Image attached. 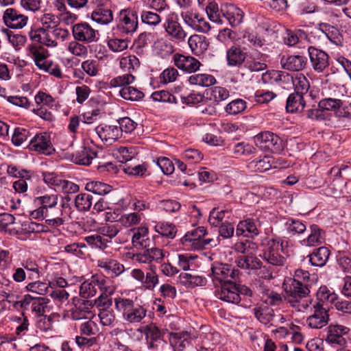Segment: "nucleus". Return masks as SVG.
<instances>
[{
    "label": "nucleus",
    "instance_id": "obj_1",
    "mask_svg": "<svg viewBox=\"0 0 351 351\" xmlns=\"http://www.w3.org/2000/svg\"><path fill=\"white\" fill-rule=\"evenodd\" d=\"M211 272L213 282L221 285L220 289L215 291L216 297L228 303L238 304L241 297L235 282L239 278V270L230 265L215 262L212 265Z\"/></svg>",
    "mask_w": 351,
    "mask_h": 351
},
{
    "label": "nucleus",
    "instance_id": "obj_2",
    "mask_svg": "<svg viewBox=\"0 0 351 351\" xmlns=\"http://www.w3.org/2000/svg\"><path fill=\"white\" fill-rule=\"evenodd\" d=\"M114 306L116 310L122 313L123 320L128 324L141 323L147 316V308L129 298H115Z\"/></svg>",
    "mask_w": 351,
    "mask_h": 351
},
{
    "label": "nucleus",
    "instance_id": "obj_3",
    "mask_svg": "<svg viewBox=\"0 0 351 351\" xmlns=\"http://www.w3.org/2000/svg\"><path fill=\"white\" fill-rule=\"evenodd\" d=\"M288 242L280 238L268 239L263 243L262 257L267 263L274 266H283L286 263Z\"/></svg>",
    "mask_w": 351,
    "mask_h": 351
},
{
    "label": "nucleus",
    "instance_id": "obj_4",
    "mask_svg": "<svg viewBox=\"0 0 351 351\" xmlns=\"http://www.w3.org/2000/svg\"><path fill=\"white\" fill-rule=\"evenodd\" d=\"M40 22L44 27L31 29L29 32L30 39L34 43L44 45L48 47H56L58 43L52 39L50 30L58 26V18L54 14L47 13L41 16Z\"/></svg>",
    "mask_w": 351,
    "mask_h": 351
},
{
    "label": "nucleus",
    "instance_id": "obj_5",
    "mask_svg": "<svg viewBox=\"0 0 351 351\" xmlns=\"http://www.w3.org/2000/svg\"><path fill=\"white\" fill-rule=\"evenodd\" d=\"M285 300L298 311L306 310L311 303V300H302L310 293L309 285L301 282H292L285 289Z\"/></svg>",
    "mask_w": 351,
    "mask_h": 351
},
{
    "label": "nucleus",
    "instance_id": "obj_6",
    "mask_svg": "<svg viewBox=\"0 0 351 351\" xmlns=\"http://www.w3.org/2000/svg\"><path fill=\"white\" fill-rule=\"evenodd\" d=\"M206 230L204 226H199L191 231H189L181 239L182 243L187 247H191L194 250H201L206 248V246L215 247L219 243V239H205Z\"/></svg>",
    "mask_w": 351,
    "mask_h": 351
},
{
    "label": "nucleus",
    "instance_id": "obj_7",
    "mask_svg": "<svg viewBox=\"0 0 351 351\" xmlns=\"http://www.w3.org/2000/svg\"><path fill=\"white\" fill-rule=\"evenodd\" d=\"M138 331L145 335L149 350L161 351L167 345V341L163 339V332L154 323L139 328Z\"/></svg>",
    "mask_w": 351,
    "mask_h": 351
},
{
    "label": "nucleus",
    "instance_id": "obj_8",
    "mask_svg": "<svg viewBox=\"0 0 351 351\" xmlns=\"http://www.w3.org/2000/svg\"><path fill=\"white\" fill-rule=\"evenodd\" d=\"M117 30L125 35H132L138 28V15L136 11L123 9L119 11L117 19Z\"/></svg>",
    "mask_w": 351,
    "mask_h": 351
},
{
    "label": "nucleus",
    "instance_id": "obj_9",
    "mask_svg": "<svg viewBox=\"0 0 351 351\" xmlns=\"http://www.w3.org/2000/svg\"><path fill=\"white\" fill-rule=\"evenodd\" d=\"M254 139L256 145L264 151L276 154L280 152L284 147L282 140L269 131L258 134Z\"/></svg>",
    "mask_w": 351,
    "mask_h": 351
},
{
    "label": "nucleus",
    "instance_id": "obj_10",
    "mask_svg": "<svg viewBox=\"0 0 351 351\" xmlns=\"http://www.w3.org/2000/svg\"><path fill=\"white\" fill-rule=\"evenodd\" d=\"M3 21L8 27L21 29L26 26L29 18L16 9L9 8L3 12Z\"/></svg>",
    "mask_w": 351,
    "mask_h": 351
},
{
    "label": "nucleus",
    "instance_id": "obj_11",
    "mask_svg": "<svg viewBox=\"0 0 351 351\" xmlns=\"http://www.w3.org/2000/svg\"><path fill=\"white\" fill-rule=\"evenodd\" d=\"M308 53L311 66L315 72L322 73L329 66L330 58L324 51L309 46Z\"/></svg>",
    "mask_w": 351,
    "mask_h": 351
},
{
    "label": "nucleus",
    "instance_id": "obj_12",
    "mask_svg": "<svg viewBox=\"0 0 351 351\" xmlns=\"http://www.w3.org/2000/svg\"><path fill=\"white\" fill-rule=\"evenodd\" d=\"M313 313L306 319L307 326L313 329H320L326 326L329 322L327 307L313 304Z\"/></svg>",
    "mask_w": 351,
    "mask_h": 351
},
{
    "label": "nucleus",
    "instance_id": "obj_13",
    "mask_svg": "<svg viewBox=\"0 0 351 351\" xmlns=\"http://www.w3.org/2000/svg\"><path fill=\"white\" fill-rule=\"evenodd\" d=\"M164 28L172 41L181 43L185 40L186 32L183 29L176 17L169 16L165 23Z\"/></svg>",
    "mask_w": 351,
    "mask_h": 351
},
{
    "label": "nucleus",
    "instance_id": "obj_14",
    "mask_svg": "<svg viewBox=\"0 0 351 351\" xmlns=\"http://www.w3.org/2000/svg\"><path fill=\"white\" fill-rule=\"evenodd\" d=\"M28 147L30 150L45 155H49L55 151L50 141V136L46 132L40 133L34 136L31 139Z\"/></svg>",
    "mask_w": 351,
    "mask_h": 351
},
{
    "label": "nucleus",
    "instance_id": "obj_15",
    "mask_svg": "<svg viewBox=\"0 0 351 351\" xmlns=\"http://www.w3.org/2000/svg\"><path fill=\"white\" fill-rule=\"evenodd\" d=\"M72 34L75 40L86 43L97 40V31L87 23H80L72 27Z\"/></svg>",
    "mask_w": 351,
    "mask_h": 351
},
{
    "label": "nucleus",
    "instance_id": "obj_16",
    "mask_svg": "<svg viewBox=\"0 0 351 351\" xmlns=\"http://www.w3.org/2000/svg\"><path fill=\"white\" fill-rule=\"evenodd\" d=\"M49 300L46 298H33L29 295H25L23 300L16 302L14 306L19 305L22 308H26L30 305L31 310L35 313L38 317L43 316L45 313V309Z\"/></svg>",
    "mask_w": 351,
    "mask_h": 351
},
{
    "label": "nucleus",
    "instance_id": "obj_17",
    "mask_svg": "<svg viewBox=\"0 0 351 351\" xmlns=\"http://www.w3.org/2000/svg\"><path fill=\"white\" fill-rule=\"evenodd\" d=\"M173 60L177 68L189 73L196 72L202 66L201 62L194 57L178 53L173 55Z\"/></svg>",
    "mask_w": 351,
    "mask_h": 351
},
{
    "label": "nucleus",
    "instance_id": "obj_18",
    "mask_svg": "<svg viewBox=\"0 0 351 351\" xmlns=\"http://www.w3.org/2000/svg\"><path fill=\"white\" fill-rule=\"evenodd\" d=\"M280 65L285 70L302 71L306 67L307 58L300 55L283 56L280 58Z\"/></svg>",
    "mask_w": 351,
    "mask_h": 351
},
{
    "label": "nucleus",
    "instance_id": "obj_19",
    "mask_svg": "<svg viewBox=\"0 0 351 351\" xmlns=\"http://www.w3.org/2000/svg\"><path fill=\"white\" fill-rule=\"evenodd\" d=\"M95 130L99 138L105 143L112 144L121 137V132L118 125L101 123Z\"/></svg>",
    "mask_w": 351,
    "mask_h": 351
},
{
    "label": "nucleus",
    "instance_id": "obj_20",
    "mask_svg": "<svg viewBox=\"0 0 351 351\" xmlns=\"http://www.w3.org/2000/svg\"><path fill=\"white\" fill-rule=\"evenodd\" d=\"M97 266L103 269L111 278L118 277L125 271V267L123 264L117 260L109 257L99 259Z\"/></svg>",
    "mask_w": 351,
    "mask_h": 351
},
{
    "label": "nucleus",
    "instance_id": "obj_21",
    "mask_svg": "<svg viewBox=\"0 0 351 351\" xmlns=\"http://www.w3.org/2000/svg\"><path fill=\"white\" fill-rule=\"evenodd\" d=\"M350 328L340 324H330L327 327L326 341L328 343H337L341 345L345 343L343 335L348 334Z\"/></svg>",
    "mask_w": 351,
    "mask_h": 351
},
{
    "label": "nucleus",
    "instance_id": "obj_22",
    "mask_svg": "<svg viewBox=\"0 0 351 351\" xmlns=\"http://www.w3.org/2000/svg\"><path fill=\"white\" fill-rule=\"evenodd\" d=\"M93 307V302L91 300L78 301L70 311L71 318L74 320H80L91 317L93 315L91 311Z\"/></svg>",
    "mask_w": 351,
    "mask_h": 351
},
{
    "label": "nucleus",
    "instance_id": "obj_23",
    "mask_svg": "<svg viewBox=\"0 0 351 351\" xmlns=\"http://www.w3.org/2000/svg\"><path fill=\"white\" fill-rule=\"evenodd\" d=\"M259 226L260 224L258 221L250 219L241 221L237 226L236 234L254 238L260 233Z\"/></svg>",
    "mask_w": 351,
    "mask_h": 351
},
{
    "label": "nucleus",
    "instance_id": "obj_24",
    "mask_svg": "<svg viewBox=\"0 0 351 351\" xmlns=\"http://www.w3.org/2000/svg\"><path fill=\"white\" fill-rule=\"evenodd\" d=\"M134 232L132 243L134 247L137 249H144L149 246L150 239L148 237V228L146 226H140L137 228L132 229Z\"/></svg>",
    "mask_w": 351,
    "mask_h": 351
},
{
    "label": "nucleus",
    "instance_id": "obj_25",
    "mask_svg": "<svg viewBox=\"0 0 351 351\" xmlns=\"http://www.w3.org/2000/svg\"><path fill=\"white\" fill-rule=\"evenodd\" d=\"M284 43L289 47H293L296 44L306 41L310 43L308 34L303 29H295L294 30L287 29L284 37Z\"/></svg>",
    "mask_w": 351,
    "mask_h": 351
},
{
    "label": "nucleus",
    "instance_id": "obj_26",
    "mask_svg": "<svg viewBox=\"0 0 351 351\" xmlns=\"http://www.w3.org/2000/svg\"><path fill=\"white\" fill-rule=\"evenodd\" d=\"M92 19L101 25H107L112 21V11L105 4H98L91 14Z\"/></svg>",
    "mask_w": 351,
    "mask_h": 351
},
{
    "label": "nucleus",
    "instance_id": "obj_27",
    "mask_svg": "<svg viewBox=\"0 0 351 351\" xmlns=\"http://www.w3.org/2000/svg\"><path fill=\"white\" fill-rule=\"evenodd\" d=\"M188 44L192 53L199 56L208 49L209 41L204 36L193 34L189 37Z\"/></svg>",
    "mask_w": 351,
    "mask_h": 351
},
{
    "label": "nucleus",
    "instance_id": "obj_28",
    "mask_svg": "<svg viewBox=\"0 0 351 351\" xmlns=\"http://www.w3.org/2000/svg\"><path fill=\"white\" fill-rule=\"evenodd\" d=\"M310 233L306 239L301 241L302 245L313 247L321 245L324 241V232L315 224H313L309 228Z\"/></svg>",
    "mask_w": 351,
    "mask_h": 351
},
{
    "label": "nucleus",
    "instance_id": "obj_29",
    "mask_svg": "<svg viewBox=\"0 0 351 351\" xmlns=\"http://www.w3.org/2000/svg\"><path fill=\"white\" fill-rule=\"evenodd\" d=\"M259 293L263 304L266 305H280L282 302V298L278 293L269 289L263 283L258 287Z\"/></svg>",
    "mask_w": 351,
    "mask_h": 351
},
{
    "label": "nucleus",
    "instance_id": "obj_30",
    "mask_svg": "<svg viewBox=\"0 0 351 351\" xmlns=\"http://www.w3.org/2000/svg\"><path fill=\"white\" fill-rule=\"evenodd\" d=\"M235 263L237 265L248 271H256L261 268V261L255 256L244 255L239 256Z\"/></svg>",
    "mask_w": 351,
    "mask_h": 351
},
{
    "label": "nucleus",
    "instance_id": "obj_31",
    "mask_svg": "<svg viewBox=\"0 0 351 351\" xmlns=\"http://www.w3.org/2000/svg\"><path fill=\"white\" fill-rule=\"evenodd\" d=\"M223 12V21L226 20L232 26L239 25L243 21V11L234 5H225V10Z\"/></svg>",
    "mask_w": 351,
    "mask_h": 351
},
{
    "label": "nucleus",
    "instance_id": "obj_32",
    "mask_svg": "<svg viewBox=\"0 0 351 351\" xmlns=\"http://www.w3.org/2000/svg\"><path fill=\"white\" fill-rule=\"evenodd\" d=\"M304 94L293 93L287 99L286 110L289 112H302L306 106Z\"/></svg>",
    "mask_w": 351,
    "mask_h": 351
},
{
    "label": "nucleus",
    "instance_id": "obj_33",
    "mask_svg": "<svg viewBox=\"0 0 351 351\" xmlns=\"http://www.w3.org/2000/svg\"><path fill=\"white\" fill-rule=\"evenodd\" d=\"M245 53L239 46L233 45L226 51V60L230 66H239L245 60Z\"/></svg>",
    "mask_w": 351,
    "mask_h": 351
},
{
    "label": "nucleus",
    "instance_id": "obj_34",
    "mask_svg": "<svg viewBox=\"0 0 351 351\" xmlns=\"http://www.w3.org/2000/svg\"><path fill=\"white\" fill-rule=\"evenodd\" d=\"M191 335L186 331L170 333L169 342L178 351L183 350L190 343Z\"/></svg>",
    "mask_w": 351,
    "mask_h": 351
},
{
    "label": "nucleus",
    "instance_id": "obj_35",
    "mask_svg": "<svg viewBox=\"0 0 351 351\" xmlns=\"http://www.w3.org/2000/svg\"><path fill=\"white\" fill-rule=\"evenodd\" d=\"M97 156V152L90 147H84L73 155V161L80 165H89Z\"/></svg>",
    "mask_w": 351,
    "mask_h": 351
},
{
    "label": "nucleus",
    "instance_id": "obj_36",
    "mask_svg": "<svg viewBox=\"0 0 351 351\" xmlns=\"http://www.w3.org/2000/svg\"><path fill=\"white\" fill-rule=\"evenodd\" d=\"M256 318L262 324H267L274 318V310L265 304H258L253 309Z\"/></svg>",
    "mask_w": 351,
    "mask_h": 351
},
{
    "label": "nucleus",
    "instance_id": "obj_37",
    "mask_svg": "<svg viewBox=\"0 0 351 351\" xmlns=\"http://www.w3.org/2000/svg\"><path fill=\"white\" fill-rule=\"evenodd\" d=\"M45 208L39 207L38 209L34 210L32 213V216L34 218H44L45 219L46 223L52 226V227H58L62 225L64 222L63 218L59 216H55L52 217V216L47 212V210H45Z\"/></svg>",
    "mask_w": 351,
    "mask_h": 351
},
{
    "label": "nucleus",
    "instance_id": "obj_38",
    "mask_svg": "<svg viewBox=\"0 0 351 351\" xmlns=\"http://www.w3.org/2000/svg\"><path fill=\"white\" fill-rule=\"evenodd\" d=\"M329 256L328 249L326 247H320L309 255V261L313 266L323 267L328 261Z\"/></svg>",
    "mask_w": 351,
    "mask_h": 351
},
{
    "label": "nucleus",
    "instance_id": "obj_39",
    "mask_svg": "<svg viewBox=\"0 0 351 351\" xmlns=\"http://www.w3.org/2000/svg\"><path fill=\"white\" fill-rule=\"evenodd\" d=\"M229 150L236 156H247L256 153V148L252 145L245 143H234L228 145Z\"/></svg>",
    "mask_w": 351,
    "mask_h": 351
},
{
    "label": "nucleus",
    "instance_id": "obj_40",
    "mask_svg": "<svg viewBox=\"0 0 351 351\" xmlns=\"http://www.w3.org/2000/svg\"><path fill=\"white\" fill-rule=\"evenodd\" d=\"M336 300V294L330 291L326 286H323L317 292V302L314 304L326 306L328 309V305L334 303Z\"/></svg>",
    "mask_w": 351,
    "mask_h": 351
},
{
    "label": "nucleus",
    "instance_id": "obj_41",
    "mask_svg": "<svg viewBox=\"0 0 351 351\" xmlns=\"http://www.w3.org/2000/svg\"><path fill=\"white\" fill-rule=\"evenodd\" d=\"M190 84L199 86H210L216 83L215 77L208 73H196L189 77Z\"/></svg>",
    "mask_w": 351,
    "mask_h": 351
},
{
    "label": "nucleus",
    "instance_id": "obj_42",
    "mask_svg": "<svg viewBox=\"0 0 351 351\" xmlns=\"http://www.w3.org/2000/svg\"><path fill=\"white\" fill-rule=\"evenodd\" d=\"M27 49L35 64L40 69L48 62L45 60L47 57V51L43 48L34 45H29Z\"/></svg>",
    "mask_w": 351,
    "mask_h": 351
},
{
    "label": "nucleus",
    "instance_id": "obj_43",
    "mask_svg": "<svg viewBox=\"0 0 351 351\" xmlns=\"http://www.w3.org/2000/svg\"><path fill=\"white\" fill-rule=\"evenodd\" d=\"M291 80L295 90V93H302L304 95L307 93L310 88V83L303 73H298L295 74L291 76Z\"/></svg>",
    "mask_w": 351,
    "mask_h": 351
},
{
    "label": "nucleus",
    "instance_id": "obj_44",
    "mask_svg": "<svg viewBox=\"0 0 351 351\" xmlns=\"http://www.w3.org/2000/svg\"><path fill=\"white\" fill-rule=\"evenodd\" d=\"M273 164V160L269 156L256 158L248 163L247 167L252 171L264 172L269 170Z\"/></svg>",
    "mask_w": 351,
    "mask_h": 351
},
{
    "label": "nucleus",
    "instance_id": "obj_45",
    "mask_svg": "<svg viewBox=\"0 0 351 351\" xmlns=\"http://www.w3.org/2000/svg\"><path fill=\"white\" fill-rule=\"evenodd\" d=\"M180 282L188 287L195 286H204L206 284V279L197 275H192L189 273H182L180 275Z\"/></svg>",
    "mask_w": 351,
    "mask_h": 351
},
{
    "label": "nucleus",
    "instance_id": "obj_46",
    "mask_svg": "<svg viewBox=\"0 0 351 351\" xmlns=\"http://www.w3.org/2000/svg\"><path fill=\"white\" fill-rule=\"evenodd\" d=\"M136 155L135 149L133 147L120 146L113 150V156L121 162H127L131 160Z\"/></svg>",
    "mask_w": 351,
    "mask_h": 351
},
{
    "label": "nucleus",
    "instance_id": "obj_47",
    "mask_svg": "<svg viewBox=\"0 0 351 351\" xmlns=\"http://www.w3.org/2000/svg\"><path fill=\"white\" fill-rule=\"evenodd\" d=\"M286 76L288 77L289 74L279 71L269 70L262 74L261 80L265 84L274 85L278 84Z\"/></svg>",
    "mask_w": 351,
    "mask_h": 351
},
{
    "label": "nucleus",
    "instance_id": "obj_48",
    "mask_svg": "<svg viewBox=\"0 0 351 351\" xmlns=\"http://www.w3.org/2000/svg\"><path fill=\"white\" fill-rule=\"evenodd\" d=\"M154 229L156 232L167 239H173L177 233L176 226L169 222H158L156 224Z\"/></svg>",
    "mask_w": 351,
    "mask_h": 351
},
{
    "label": "nucleus",
    "instance_id": "obj_49",
    "mask_svg": "<svg viewBox=\"0 0 351 351\" xmlns=\"http://www.w3.org/2000/svg\"><path fill=\"white\" fill-rule=\"evenodd\" d=\"M112 189L109 184L99 181L88 182L85 186L86 191L99 195H104L110 193Z\"/></svg>",
    "mask_w": 351,
    "mask_h": 351
},
{
    "label": "nucleus",
    "instance_id": "obj_50",
    "mask_svg": "<svg viewBox=\"0 0 351 351\" xmlns=\"http://www.w3.org/2000/svg\"><path fill=\"white\" fill-rule=\"evenodd\" d=\"M265 57L261 54V59L249 58L245 62V67L252 72H258L267 69Z\"/></svg>",
    "mask_w": 351,
    "mask_h": 351
},
{
    "label": "nucleus",
    "instance_id": "obj_51",
    "mask_svg": "<svg viewBox=\"0 0 351 351\" xmlns=\"http://www.w3.org/2000/svg\"><path fill=\"white\" fill-rule=\"evenodd\" d=\"M58 196L56 194L45 195L37 197L34 199V204L40 206V208H45L48 211L49 208L55 207L58 204Z\"/></svg>",
    "mask_w": 351,
    "mask_h": 351
},
{
    "label": "nucleus",
    "instance_id": "obj_52",
    "mask_svg": "<svg viewBox=\"0 0 351 351\" xmlns=\"http://www.w3.org/2000/svg\"><path fill=\"white\" fill-rule=\"evenodd\" d=\"M320 31L322 34H324L327 38L330 40L331 43H334L337 46H343V38L341 34L339 33V30L335 28H332V30L328 32V33H325L324 29L327 30L328 27H330V25L327 23H320Z\"/></svg>",
    "mask_w": 351,
    "mask_h": 351
},
{
    "label": "nucleus",
    "instance_id": "obj_53",
    "mask_svg": "<svg viewBox=\"0 0 351 351\" xmlns=\"http://www.w3.org/2000/svg\"><path fill=\"white\" fill-rule=\"evenodd\" d=\"M224 10L225 6L221 7V10H219L215 1L206 9L209 19L219 24L224 23L223 19V11Z\"/></svg>",
    "mask_w": 351,
    "mask_h": 351
},
{
    "label": "nucleus",
    "instance_id": "obj_54",
    "mask_svg": "<svg viewBox=\"0 0 351 351\" xmlns=\"http://www.w3.org/2000/svg\"><path fill=\"white\" fill-rule=\"evenodd\" d=\"M93 204V197L88 193H80L75 197V205L79 211L89 210Z\"/></svg>",
    "mask_w": 351,
    "mask_h": 351
},
{
    "label": "nucleus",
    "instance_id": "obj_55",
    "mask_svg": "<svg viewBox=\"0 0 351 351\" xmlns=\"http://www.w3.org/2000/svg\"><path fill=\"white\" fill-rule=\"evenodd\" d=\"M120 67L130 73L134 71L140 65V62L138 58L134 55H129L122 57L119 62Z\"/></svg>",
    "mask_w": 351,
    "mask_h": 351
},
{
    "label": "nucleus",
    "instance_id": "obj_56",
    "mask_svg": "<svg viewBox=\"0 0 351 351\" xmlns=\"http://www.w3.org/2000/svg\"><path fill=\"white\" fill-rule=\"evenodd\" d=\"M91 280L95 287H97L102 293H113L114 289L109 285V280L106 276L96 274L92 276Z\"/></svg>",
    "mask_w": 351,
    "mask_h": 351
},
{
    "label": "nucleus",
    "instance_id": "obj_57",
    "mask_svg": "<svg viewBox=\"0 0 351 351\" xmlns=\"http://www.w3.org/2000/svg\"><path fill=\"white\" fill-rule=\"evenodd\" d=\"M120 95L123 99L131 101H138L144 97L143 92L130 86L123 87Z\"/></svg>",
    "mask_w": 351,
    "mask_h": 351
},
{
    "label": "nucleus",
    "instance_id": "obj_58",
    "mask_svg": "<svg viewBox=\"0 0 351 351\" xmlns=\"http://www.w3.org/2000/svg\"><path fill=\"white\" fill-rule=\"evenodd\" d=\"M141 19L143 23L152 27H155L161 22L160 16L158 13L149 10L142 11Z\"/></svg>",
    "mask_w": 351,
    "mask_h": 351
},
{
    "label": "nucleus",
    "instance_id": "obj_59",
    "mask_svg": "<svg viewBox=\"0 0 351 351\" xmlns=\"http://www.w3.org/2000/svg\"><path fill=\"white\" fill-rule=\"evenodd\" d=\"M142 219V215L138 213H131L122 215L119 221L125 227H131L140 223Z\"/></svg>",
    "mask_w": 351,
    "mask_h": 351
},
{
    "label": "nucleus",
    "instance_id": "obj_60",
    "mask_svg": "<svg viewBox=\"0 0 351 351\" xmlns=\"http://www.w3.org/2000/svg\"><path fill=\"white\" fill-rule=\"evenodd\" d=\"M110 295L111 294L108 293H101L97 299L93 301V306H96L99 311L106 309H112V298H110Z\"/></svg>",
    "mask_w": 351,
    "mask_h": 351
},
{
    "label": "nucleus",
    "instance_id": "obj_61",
    "mask_svg": "<svg viewBox=\"0 0 351 351\" xmlns=\"http://www.w3.org/2000/svg\"><path fill=\"white\" fill-rule=\"evenodd\" d=\"M153 100L160 102H168L171 104L178 103V97L167 90H158L152 94Z\"/></svg>",
    "mask_w": 351,
    "mask_h": 351
},
{
    "label": "nucleus",
    "instance_id": "obj_62",
    "mask_svg": "<svg viewBox=\"0 0 351 351\" xmlns=\"http://www.w3.org/2000/svg\"><path fill=\"white\" fill-rule=\"evenodd\" d=\"M96 293L97 289L91 279L84 281L80 287V295L84 299L92 298Z\"/></svg>",
    "mask_w": 351,
    "mask_h": 351
},
{
    "label": "nucleus",
    "instance_id": "obj_63",
    "mask_svg": "<svg viewBox=\"0 0 351 351\" xmlns=\"http://www.w3.org/2000/svg\"><path fill=\"white\" fill-rule=\"evenodd\" d=\"M135 80V77L131 73H126L114 78H112L110 82V85L112 87H125L129 86Z\"/></svg>",
    "mask_w": 351,
    "mask_h": 351
},
{
    "label": "nucleus",
    "instance_id": "obj_64",
    "mask_svg": "<svg viewBox=\"0 0 351 351\" xmlns=\"http://www.w3.org/2000/svg\"><path fill=\"white\" fill-rule=\"evenodd\" d=\"M30 136L29 132L23 128H16L12 134V141L16 146H20Z\"/></svg>",
    "mask_w": 351,
    "mask_h": 351
}]
</instances>
